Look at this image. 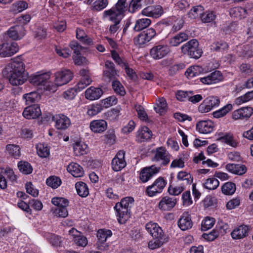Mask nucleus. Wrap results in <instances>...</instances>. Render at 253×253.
<instances>
[{"label": "nucleus", "mask_w": 253, "mask_h": 253, "mask_svg": "<svg viewBox=\"0 0 253 253\" xmlns=\"http://www.w3.org/2000/svg\"><path fill=\"white\" fill-rule=\"evenodd\" d=\"M4 72L6 73L9 83L15 86L23 84L28 79L34 85L44 84L50 78V75L47 73L29 76L25 70V65L19 57L14 58L13 61L5 67L2 73Z\"/></svg>", "instance_id": "1"}, {"label": "nucleus", "mask_w": 253, "mask_h": 253, "mask_svg": "<svg viewBox=\"0 0 253 253\" xmlns=\"http://www.w3.org/2000/svg\"><path fill=\"white\" fill-rule=\"evenodd\" d=\"M145 228L154 238L148 243L149 249L154 250L159 248L168 241L165 237L163 230L157 223H148L145 226Z\"/></svg>", "instance_id": "2"}, {"label": "nucleus", "mask_w": 253, "mask_h": 253, "mask_svg": "<svg viewBox=\"0 0 253 253\" xmlns=\"http://www.w3.org/2000/svg\"><path fill=\"white\" fill-rule=\"evenodd\" d=\"M181 52L185 55L196 59H199L203 53L201 48L199 47V42L196 39H192L181 47Z\"/></svg>", "instance_id": "3"}, {"label": "nucleus", "mask_w": 253, "mask_h": 253, "mask_svg": "<svg viewBox=\"0 0 253 253\" xmlns=\"http://www.w3.org/2000/svg\"><path fill=\"white\" fill-rule=\"evenodd\" d=\"M156 34V31L154 29H147L134 38V44L140 46L150 41L155 37Z\"/></svg>", "instance_id": "4"}, {"label": "nucleus", "mask_w": 253, "mask_h": 253, "mask_svg": "<svg viewBox=\"0 0 253 253\" xmlns=\"http://www.w3.org/2000/svg\"><path fill=\"white\" fill-rule=\"evenodd\" d=\"M220 100L218 97L213 96H209L199 105L198 110L201 113H207L218 106Z\"/></svg>", "instance_id": "5"}, {"label": "nucleus", "mask_w": 253, "mask_h": 253, "mask_svg": "<svg viewBox=\"0 0 253 253\" xmlns=\"http://www.w3.org/2000/svg\"><path fill=\"white\" fill-rule=\"evenodd\" d=\"M112 232L110 230H104L99 229L97 234L98 241L96 243L97 248L100 250H106L108 247V244L106 243L107 238L112 236Z\"/></svg>", "instance_id": "6"}, {"label": "nucleus", "mask_w": 253, "mask_h": 253, "mask_svg": "<svg viewBox=\"0 0 253 253\" xmlns=\"http://www.w3.org/2000/svg\"><path fill=\"white\" fill-rule=\"evenodd\" d=\"M54 82L56 85L61 86L69 83L73 77V74L69 70H65L55 74Z\"/></svg>", "instance_id": "7"}, {"label": "nucleus", "mask_w": 253, "mask_h": 253, "mask_svg": "<svg viewBox=\"0 0 253 253\" xmlns=\"http://www.w3.org/2000/svg\"><path fill=\"white\" fill-rule=\"evenodd\" d=\"M19 50L17 43L14 42H5L0 45V56L9 57L16 53Z\"/></svg>", "instance_id": "8"}, {"label": "nucleus", "mask_w": 253, "mask_h": 253, "mask_svg": "<svg viewBox=\"0 0 253 253\" xmlns=\"http://www.w3.org/2000/svg\"><path fill=\"white\" fill-rule=\"evenodd\" d=\"M170 50L167 45H158L154 46L150 51L151 56L156 60L163 58L166 56Z\"/></svg>", "instance_id": "9"}, {"label": "nucleus", "mask_w": 253, "mask_h": 253, "mask_svg": "<svg viewBox=\"0 0 253 253\" xmlns=\"http://www.w3.org/2000/svg\"><path fill=\"white\" fill-rule=\"evenodd\" d=\"M8 36L13 40H19L25 35V30L23 25H16L10 27L7 31Z\"/></svg>", "instance_id": "10"}, {"label": "nucleus", "mask_w": 253, "mask_h": 253, "mask_svg": "<svg viewBox=\"0 0 253 253\" xmlns=\"http://www.w3.org/2000/svg\"><path fill=\"white\" fill-rule=\"evenodd\" d=\"M160 168L156 167L153 165L150 167L143 168L140 173V179L145 182L148 181L151 177L159 172Z\"/></svg>", "instance_id": "11"}, {"label": "nucleus", "mask_w": 253, "mask_h": 253, "mask_svg": "<svg viewBox=\"0 0 253 253\" xmlns=\"http://www.w3.org/2000/svg\"><path fill=\"white\" fill-rule=\"evenodd\" d=\"M41 115L40 106L38 104H34L27 107L23 112V116L27 119L37 118Z\"/></svg>", "instance_id": "12"}, {"label": "nucleus", "mask_w": 253, "mask_h": 253, "mask_svg": "<svg viewBox=\"0 0 253 253\" xmlns=\"http://www.w3.org/2000/svg\"><path fill=\"white\" fill-rule=\"evenodd\" d=\"M170 155L163 147H160L156 149L154 160L156 161H162V165L166 166L170 162Z\"/></svg>", "instance_id": "13"}, {"label": "nucleus", "mask_w": 253, "mask_h": 253, "mask_svg": "<svg viewBox=\"0 0 253 253\" xmlns=\"http://www.w3.org/2000/svg\"><path fill=\"white\" fill-rule=\"evenodd\" d=\"M222 79V74L219 71H215L206 77L200 78L201 82L206 84H216Z\"/></svg>", "instance_id": "14"}, {"label": "nucleus", "mask_w": 253, "mask_h": 253, "mask_svg": "<svg viewBox=\"0 0 253 253\" xmlns=\"http://www.w3.org/2000/svg\"><path fill=\"white\" fill-rule=\"evenodd\" d=\"M141 13L143 15L158 18L163 14V10L160 5H150L145 8Z\"/></svg>", "instance_id": "15"}, {"label": "nucleus", "mask_w": 253, "mask_h": 253, "mask_svg": "<svg viewBox=\"0 0 253 253\" xmlns=\"http://www.w3.org/2000/svg\"><path fill=\"white\" fill-rule=\"evenodd\" d=\"M253 113V109L252 107H243L234 111L232 114V117L235 120L249 118Z\"/></svg>", "instance_id": "16"}, {"label": "nucleus", "mask_w": 253, "mask_h": 253, "mask_svg": "<svg viewBox=\"0 0 253 253\" xmlns=\"http://www.w3.org/2000/svg\"><path fill=\"white\" fill-rule=\"evenodd\" d=\"M128 207H114L118 216V220L121 224H123L130 217V210Z\"/></svg>", "instance_id": "17"}, {"label": "nucleus", "mask_w": 253, "mask_h": 253, "mask_svg": "<svg viewBox=\"0 0 253 253\" xmlns=\"http://www.w3.org/2000/svg\"><path fill=\"white\" fill-rule=\"evenodd\" d=\"M213 127V123L211 120L201 121L196 125L197 129L201 133L207 134L211 132Z\"/></svg>", "instance_id": "18"}, {"label": "nucleus", "mask_w": 253, "mask_h": 253, "mask_svg": "<svg viewBox=\"0 0 253 253\" xmlns=\"http://www.w3.org/2000/svg\"><path fill=\"white\" fill-rule=\"evenodd\" d=\"M54 119L55 121V126L58 129H65L71 124L69 118L63 114L56 115Z\"/></svg>", "instance_id": "19"}, {"label": "nucleus", "mask_w": 253, "mask_h": 253, "mask_svg": "<svg viewBox=\"0 0 253 253\" xmlns=\"http://www.w3.org/2000/svg\"><path fill=\"white\" fill-rule=\"evenodd\" d=\"M179 227L183 231L190 229L193 225L191 218L188 212H184L178 221Z\"/></svg>", "instance_id": "20"}, {"label": "nucleus", "mask_w": 253, "mask_h": 253, "mask_svg": "<svg viewBox=\"0 0 253 253\" xmlns=\"http://www.w3.org/2000/svg\"><path fill=\"white\" fill-rule=\"evenodd\" d=\"M107 127V123L103 120H94L90 124V128L94 133H101Z\"/></svg>", "instance_id": "21"}, {"label": "nucleus", "mask_w": 253, "mask_h": 253, "mask_svg": "<svg viewBox=\"0 0 253 253\" xmlns=\"http://www.w3.org/2000/svg\"><path fill=\"white\" fill-rule=\"evenodd\" d=\"M103 94L100 88L91 86L87 88L85 92V97L90 100H94L99 98Z\"/></svg>", "instance_id": "22"}, {"label": "nucleus", "mask_w": 253, "mask_h": 253, "mask_svg": "<svg viewBox=\"0 0 253 253\" xmlns=\"http://www.w3.org/2000/svg\"><path fill=\"white\" fill-rule=\"evenodd\" d=\"M249 227L246 225H241L235 228L231 233L234 239H243L248 235Z\"/></svg>", "instance_id": "23"}, {"label": "nucleus", "mask_w": 253, "mask_h": 253, "mask_svg": "<svg viewBox=\"0 0 253 253\" xmlns=\"http://www.w3.org/2000/svg\"><path fill=\"white\" fill-rule=\"evenodd\" d=\"M67 169L74 177H80L84 175V171L83 168L79 164L75 163L70 164Z\"/></svg>", "instance_id": "24"}, {"label": "nucleus", "mask_w": 253, "mask_h": 253, "mask_svg": "<svg viewBox=\"0 0 253 253\" xmlns=\"http://www.w3.org/2000/svg\"><path fill=\"white\" fill-rule=\"evenodd\" d=\"M152 136L151 130L147 126H143L137 133V140L144 142L150 139Z\"/></svg>", "instance_id": "25"}, {"label": "nucleus", "mask_w": 253, "mask_h": 253, "mask_svg": "<svg viewBox=\"0 0 253 253\" xmlns=\"http://www.w3.org/2000/svg\"><path fill=\"white\" fill-rule=\"evenodd\" d=\"M226 169L230 172L238 175H242L247 171L246 167L243 165L228 164Z\"/></svg>", "instance_id": "26"}, {"label": "nucleus", "mask_w": 253, "mask_h": 253, "mask_svg": "<svg viewBox=\"0 0 253 253\" xmlns=\"http://www.w3.org/2000/svg\"><path fill=\"white\" fill-rule=\"evenodd\" d=\"M40 95L36 91H32L24 94L23 96L26 105H31L35 103L40 99Z\"/></svg>", "instance_id": "27"}, {"label": "nucleus", "mask_w": 253, "mask_h": 253, "mask_svg": "<svg viewBox=\"0 0 253 253\" xmlns=\"http://www.w3.org/2000/svg\"><path fill=\"white\" fill-rule=\"evenodd\" d=\"M123 15L122 13H120L119 11H117L114 7L109 10H105L103 13L104 17L109 16L110 20L114 22H117V20L120 22Z\"/></svg>", "instance_id": "28"}, {"label": "nucleus", "mask_w": 253, "mask_h": 253, "mask_svg": "<svg viewBox=\"0 0 253 253\" xmlns=\"http://www.w3.org/2000/svg\"><path fill=\"white\" fill-rule=\"evenodd\" d=\"M230 14L238 19L245 18L247 15V10L242 7H235L230 9Z\"/></svg>", "instance_id": "29"}, {"label": "nucleus", "mask_w": 253, "mask_h": 253, "mask_svg": "<svg viewBox=\"0 0 253 253\" xmlns=\"http://www.w3.org/2000/svg\"><path fill=\"white\" fill-rule=\"evenodd\" d=\"M188 39V36L187 34L180 32L170 39L169 43L171 46H176Z\"/></svg>", "instance_id": "30"}, {"label": "nucleus", "mask_w": 253, "mask_h": 253, "mask_svg": "<svg viewBox=\"0 0 253 253\" xmlns=\"http://www.w3.org/2000/svg\"><path fill=\"white\" fill-rule=\"evenodd\" d=\"M151 21L148 18H142L136 20L133 30L138 32L148 27L151 24Z\"/></svg>", "instance_id": "31"}, {"label": "nucleus", "mask_w": 253, "mask_h": 253, "mask_svg": "<svg viewBox=\"0 0 253 253\" xmlns=\"http://www.w3.org/2000/svg\"><path fill=\"white\" fill-rule=\"evenodd\" d=\"M75 187L78 195L81 197H85L89 193L87 185L82 181L77 182Z\"/></svg>", "instance_id": "32"}, {"label": "nucleus", "mask_w": 253, "mask_h": 253, "mask_svg": "<svg viewBox=\"0 0 253 253\" xmlns=\"http://www.w3.org/2000/svg\"><path fill=\"white\" fill-rule=\"evenodd\" d=\"M218 140L233 147L237 146V142L234 139L233 134L231 133H226L223 136L219 137Z\"/></svg>", "instance_id": "33"}, {"label": "nucleus", "mask_w": 253, "mask_h": 253, "mask_svg": "<svg viewBox=\"0 0 253 253\" xmlns=\"http://www.w3.org/2000/svg\"><path fill=\"white\" fill-rule=\"evenodd\" d=\"M222 192L225 195H232L236 191V185L231 182H228L222 185Z\"/></svg>", "instance_id": "34"}, {"label": "nucleus", "mask_w": 253, "mask_h": 253, "mask_svg": "<svg viewBox=\"0 0 253 253\" xmlns=\"http://www.w3.org/2000/svg\"><path fill=\"white\" fill-rule=\"evenodd\" d=\"M53 214L58 217H65L68 216V212L66 207H56L51 209Z\"/></svg>", "instance_id": "35"}, {"label": "nucleus", "mask_w": 253, "mask_h": 253, "mask_svg": "<svg viewBox=\"0 0 253 253\" xmlns=\"http://www.w3.org/2000/svg\"><path fill=\"white\" fill-rule=\"evenodd\" d=\"M232 108V105L231 104H227L221 109L213 112L212 115L215 118H219L225 116Z\"/></svg>", "instance_id": "36"}, {"label": "nucleus", "mask_w": 253, "mask_h": 253, "mask_svg": "<svg viewBox=\"0 0 253 253\" xmlns=\"http://www.w3.org/2000/svg\"><path fill=\"white\" fill-rule=\"evenodd\" d=\"M87 146L81 142H76L73 146L75 154L76 156L83 155L86 153Z\"/></svg>", "instance_id": "37"}, {"label": "nucleus", "mask_w": 253, "mask_h": 253, "mask_svg": "<svg viewBox=\"0 0 253 253\" xmlns=\"http://www.w3.org/2000/svg\"><path fill=\"white\" fill-rule=\"evenodd\" d=\"M18 167L21 172L25 174L32 173L33 169L30 163L27 162H20L18 164Z\"/></svg>", "instance_id": "38"}, {"label": "nucleus", "mask_w": 253, "mask_h": 253, "mask_svg": "<svg viewBox=\"0 0 253 253\" xmlns=\"http://www.w3.org/2000/svg\"><path fill=\"white\" fill-rule=\"evenodd\" d=\"M215 219L214 218L207 216L202 221L201 224V229L203 231H206L211 229L214 224Z\"/></svg>", "instance_id": "39"}, {"label": "nucleus", "mask_w": 253, "mask_h": 253, "mask_svg": "<svg viewBox=\"0 0 253 253\" xmlns=\"http://www.w3.org/2000/svg\"><path fill=\"white\" fill-rule=\"evenodd\" d=\"M167 108V104L165 99L161 98L159 99L157 102V106L154 107L156 112L162 114L165 112Z\"/></svg>", "instance_id": "40"}, {"label": "nucleus", "mask_w": 253, "mask_h": 253, "mask_svg": "<svg viewBox=\"0 0 253 253\" xmlns=\"http://www.w3.org/2000/svg\"><path fill=\"white\" fill-rule=\"evenodd\" d=\"M104 141L107 144L110 145L115 143L116 141V135L113 129L108 130L104 136Z\"/></svg>", "instance_id": "41"}, {"label": "nucleus", "mask_w": 253, "mask_h": 253, "mask_svg": "<svg viewBox=\"0 0 253 253\" xmlns=\"http://www.w3.org/2000/svg\"><path fill=\"white\" fill-rule=\"evenodd\" d=\"M228 47V45L226 42L224 41H220L213 43L211 45V49L213 51L222 52L226 50Z\"/></svg>", "instance_id": "42"}, {"label": "nucleus", "mask_w": 253, "mask_h": 253, "mask_svg": "<svg viewBox=\"0 0 253 253\" xmlns=\"http://www.w3.org/2000/svg\"><path fill=\"white\" fill-rule=\"evenodd\" d=\"M112 167L114 170L118 171L121 170L126 166L125 160H121L114 158L112 161Z\"/></svg>", "instance_id": "43"}, {"label": "nucleus", "mask_w": 253, "mask_h": 253, "mask_svg": "<svg viewBox=\"0 0 253 253\" xmlns=\"http://www.w3.org/2000/svg\"><path fill=\"white\" fill-rule=\"evenodd\" d=\"M219 184L218 180L215 178H209L206 180L204 183V187L206 189L214 190L217 188Z\"/></svg>", "instance_id": "44"}, {"label": "nucleus", "mask_w": 253, "mask_h": 253, "mask_svg": "<svg viewBox=\"0 0 253 253\" xmlns=\"http://www.w3.org/2000/svg\"><path fill=\"white\" fill-rule=\"evenodd\" d=\"M6 150L10 155L15 158H17L20 155V148L17 145L14 144L7 145Z\"/></svg>", "instance_id": "45"}, {"label": "nucleus", "mask_w": 253, "mask_h": 253, "mask_svg": "<svg viewBox=\"0 0 253 253\" xmlns=\"http://www.w3.org/2000/svg\"><path fill=\"white\" fill-rule=\"evenodd\" d=\"M46 183L49 186L55 189L61 185V181L58 177L52 176L48 177L46 179Z\"/></svg>", "instance_id": "46"}, {"label": "nucleus", "mask_w": 253, "mask_h": 253, "mask_svg": "<svg viewBox=\"0 0 253 253\" xmlns=\"http://www.w3.org/2000/svg\"><path fill=\"white\" fill-rule=\"evenodd\" d=\"M112 87L116 93L121 96H124L126 94V91L124 87L121 83L115 80L112 82Z\"/></svg>", "instance_id": "47"}, {"label": "nucleus", "mask_w": 253, "mask_h": 253, "mask_svg": "<svg viewBox=\"0 0 253 253\" xmlns=\"http://www.w3.org/2000/svg\"><path fill=\"white\" fill-rule=\"evenodd\" d=\"M92 80L90 76L82 77L81 80L77 85L78 91H80L84 89L85 87L90 84Z\"/></svg>", "instance_id": "48"}, {"label": "nucleus", "mask_w": 253, "mask_h": 253, "mask_svg": "<svg viewBox=\"0 0 253 253\" xmlns=\"http://www.w3.org/2000/svg\"><path fill=\"white\" fill-rule=\"evenodd\" d=\"M204 8L201 5L194 6L188 13V17L191 19H195L199 15H202Z\"/></svg>", "instance_id": "49"}, {"label": "nucleus", "mask_w": 253, "mask_h": 253, "mask_svg": "<svg viewBox=\"0 0 253 253\" xmlns=\"http://www.w3.org/2000/svg\"><path fill=\"white\" fill-rule=\"evenodd\" d=\"M0 173L1 174L5 175L6 177L11 181H15L17 179L16 175L14 174L12 169L10 168L2 169Z\"/></svg>", "instance_id": "50"}, {"label": "nucleus", "mask_w": 253, "mask_h": 253, "mask_svg": "<svg viewBox=\"0 0 253 253\" xmlns=\"http://www.w3.org/2000/svg\"><path fill=\"white\" fill-rule=\"evenodd\" d=\"M241 73L245 76H249L252 75L253 72L251 65L247 63H242L239 67Z\"/></svg>", "instance_id": "51"}, {"label": "nucleus", "mask_w": 253, "mask_h": 253, "mask_svg": "<svg viewBox=\"0 0 253 253\" xmlns=\"http://www.w3.org/2000/svg\"><path fill=\"white\" fill-rule=\"evenodd\" d=\"M193 91H184L183 90H178L175 93L176 99L180 101H184L188 100L189 94H193Z\"/></svg>", "instance_id": "52"}, {"label": "nucleus", "mask_w": 253, "mask_h": 253, "mask_svg": "<svg viewBox=\"0 0 253 253\" xmlns=\"http://www.w3.org/2000/svg\"><path fill=\"white\" fill-rule=\"evenodd\" d=\"M143 1L144 0H131L128 7L129 11L134 13L137 9L141 8Z\"/></svg>", "instance_id": "53"}, {"label": "nucleus", "mask_w": 253, "mask_h": 253, "mask_svg": "<svg viewBox=\"0 0 253 253\" xmlns=\"http://www.w3.org/2000/svg\"><path fill=\"white\" fill-rule=\"evenodd\" d=\"M37 153L42 158H46L49 155V150L43 145L39 144L37 145Z\"/></svg>", "instance_id": "54"}, {"label": "nucleus", "mask_w": 253, "mask_h": 253, "mask_svg": "<svg viewBox=\"0 0 253 253\" xmlns=\"http://www.w3.org/2000/svg\"><path fill=\"white\" fill-rule=\"evenodd\" d=\"M117 99L114 96H111L101 100V106L104 108H108L111 106L115 105L117 103Z\"/></svg>", "instance_id": "55"}, {"label": "nucleus", "mask_w": 253, "mask_h": 253, "mask_svg": "<svg viewBox=\"0 0 253 253\" xmlns=\"http://www.w3.org/2000/svg\"><path fill=\"white\" fill-rule=\"evenodd\" d=\"M215 15L212 11H208L203 13L201 15L202 21L204 23H209L213 21L215 18Z\"/></svg>", "instance_id": "56"}, {"label": "nucleus", "mask_w": 253, "mask_h": 253, "mask_svg": "<svg viewBox=\"0 0 253 253\" xmlns=\"http://www.w3.org/2000/svg\"><path fill=\"white\" fill-rule=\"evenodd\" d=\"M253 98V91H249L243 96H240L235 100L237 104H241L244 102H247Z\"/></svg>", "instance_id": "57"}, {"label": "nucleus", "mask_w": 253, "mask_h": 253, "mask_svg": "<svg viewBox=\"0 0 253 253\" xmlns=\"http://www.w3.org/2000/svg\"><path fill=\"white\" fill-rule=\"evenodd\" d=\"M219 235V231L217 230V229H215L209 234L204 233L202 235V237L208 241H212L217 238Z\"/></svg>", "instance_id": "58"}, {"label": "nucleus", "mask_w": 253, "mask_h": 253, "mask_svg": "<svg viewBox=\"0 0 253 253\" xmlns=\"http://www.w3.org/2000/svg\"><path fill=\"white\" fill-rule=\"evenodd\" d=\"M126 0H119L114 7L117 11H119L120 13L124 14V12L126 10L127 5L126 4Z\"/></svg>", "instance_id": "59"}, {"label": "nucleus", "mask_w": 253, "mask_h": 253, "mask_svg": "<svg viewBox=\"0 0 253 253\" xmlns=\"http://www.w3.org/2000/svg\"><path fill=\"white\" fill-rule=\"evenodd\" d=\"M51 203L54 206H66L69 204V201L63 197H54Z\"/></svg>", "instance_id": "60"}, {"label": "nucleus", "mask_w": 253, "mask_h": 253, "mask_svg": "<svg viewBox=\"0 0 253 253\" xmlns=\"http://www.w3.org/2000/svg\"><path fill=\"white\" fill-rule=\"evenodd\" d=\"M74 243L77 246L84 247L87 244V240L85 237L82 234L75 237L74 239Z\"/></svg>", "instance_id": "61"}, {"label": "nucleus", "mask_w": 253, "mask_h": 253, "mask_svg": "<svg viewBox=\"0 0 253 253\" xmlns=\"http://www.w3.org/2000/svg\"><path fill=\"white\" fill-rule=\"evenodd\" d=\"M184 186L181 185L175 187H172L170 185L168 191L171 195H178L184 190Z\"/></svg>", "instance_id": "62"}, {"label": "nucleus", "mask_w": 253, "mask_h": 253, "mask_svg": "<svg viewBox=\"0 0 253 253\" xmlns=\"http://www.w3.org/2000/svg\"><path fill=\"white\" fill-rule=\"evenodd\" d=\"M102 110V106L99 104L93 105L87 110V114L89 116H93L99 113Z\"/></svg>", "instance_id": "63"}, {"label": "nucleus", "mask_w": 253, "mask_h": 253, "mask_svg": "<svg viewBox=\"0 0 253 253\" xmlns=\"http://www.w3.org/2000/svg\"><path fill=\"white\" fill-rule=\"evenodd\" d=\"M176 204V200L173 198L165 197L159 202V206L169 205V206H175Z\"/></svg>", "instance_id": "64"}]
</instances>
